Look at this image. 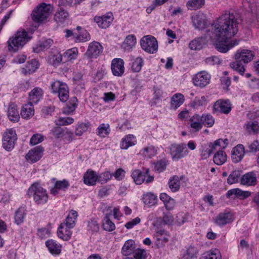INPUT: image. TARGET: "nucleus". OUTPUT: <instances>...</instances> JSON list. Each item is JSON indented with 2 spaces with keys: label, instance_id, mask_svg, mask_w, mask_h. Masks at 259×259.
Segmentation results:
<instances>
[{
  "label": "nucleus",
  "instance_id": "obj_1",
  "mask_svg": "<svg viewBox=\"0 0 259 259\" xmlns=\"http://www.w3.org/2000/svg\"><path fill=\"white\" fill-rule=\"evenodd\" d=\"M239 24V19L234 14L226 11L213 23L211 29L206 31V36L215 42V48L218 51L226 53L238 44L239 41L236 39L229 44L227 42L237 33Z\"/></svg>",
  "mask_w": 259,
  "mask_h": 259
},
{
  "label": "nucleus",
  "instance_id": "obj_2",
  "mask_svg": "<svg viewBox=\"0 0 259 259\" xmlns=\"http://www.w3.org/2000/svg\"><path fill=\"white\" fill-rule=\"evenodd\" d=\"M29 197H32L37 205H43L46 203L49 199L47 190L38 183H34L27 191Z\"/></svg>",
  "mask_w": 259,
  "mask_h": 259
},
{
  "label": "nucleus",
  "instance_id": "obj_3",
  "mask_svg": "<svg viewBox=\"0 0 259 259\" xmlns=\"http://www.w3.org/2000/svg\"><path fill=\"white\" fill-rule=\"evenodd\" d=\"M31 38L25 30L17 31L15 36L10 38L8 41L9 50H13L16 52L22 48Z\"/></svg>",
  "mask_w": 259,
  "mask_h": 259
},
{
  "label": "nucleus",
  "instance_id": "obj_4",
  "mask_svg": "<svg viewBox=\"0 0 259 259\" xmlns=\"http://www.w3.org/2000/svg\"><path fill=\"white\" fill-rule=\"evenodd\" d=\"M50 90L53 94L57 95L60 100L65 102L69 98V88L67 84L60 80H55L51 83Z\"/></svg>",
  "mask_w": 259,
  "mask_h": 259
},
{
  "label": "nucleus",
  "instance_id": "obj_5",
  "mask_svg": "<svg viewBox=\"0 0 259 259\" xmlns=\"http://www.w3.org/2000/svg\"><path fill=\"white\" fill-rule=\"evenodd\" d=\"M51 8L50 5H47L45 3L40 4L32 12V20L37 23L46 20L51 13Z\"/></svg>",
  "mask_w": 259,
  "mask_h": 259
},
{
  "label": "nucleus",
  "instance_id": "obj_6",
  "mask_svg": "<svg viewBox=\"0 0 259 259\" xmlns=\"http://www.w3.org/2000/svg\"><path fill=\"white\" fill-rule=\"evenodd\" d=\"M140 44L142 49L149 53H155L158 50L157 41L151 35L143 37L140 40Z\"/></svg>",
  "mask_w": 259,
  "mask_h": 259
},
{
  "label": "nucleus",
  "instance_id": "obj_7",
  "mask_svg": "<svg viewBox=\"0 0 259 259\" xmlns=\"http://www.w3.org/2000/svg\"><path fill=\"white\" fill-rule=\"evenodd\" d=\"M210 78L211 75L207 72L201 71L194 75L192 81L195 86L202 88L209 83Z\"/></svg>",
  "mask_w": 259,
  "mask_h": 259
},
{
  "label": "nucleus",
  "instance_id": "obj_8",
  "mask_svg": "<svg viewBox=\"0 0 259 259\" xmlns=\"http://www.w3.org/2000/svg\"><path fill=\"white\" fill-rule=\"evenodd\" d=\"M17 135L15 130H8L3 136V145L7 150H10L14 148L15 142L17 140Z\"/></svg>",
  "mask_w": 259,
  "mask_h": 259
},
{
  "label": "nucleus",
  "instance_id": "obj_9",
  "mask_svg": "<svg viewBox=\"0 0 259 259\" xmlns=\"http://www.w3.org/2000/svg\"><path fill=\"white\" fill-rule=\"evenodd\" d=\"M193 25L196 29H203L207 24L206 15L203 13L198 12L191 16Z\"/></svg>",
  "mask_w": 259,
  "mask_h": 259
},
{
  "label": "nucleus",
  "instance_id": "obj_10",
  "mask_svg": "<svg viewBox=\"0 0 259 259\" xmlns=\"http://www.w3.org/2000/svg\"><path fill=\"white\" fill-rule=\"evenodd\" d=\"M232 106L229 100H219L213 105V113L228 114L231 110Z\"/></svg>",
  "mask_w": 259,
  "mask_h": 259
},
{
  "label": "nucleus",
  "instance_id": "obj_11",
  "mask_svg": "<svg viewBox=\"0 0 259 259\" xmlns=\"http://www.w3.org/2000/svg\"><path fill=\"white\" fill-rule=\"evenodd\" d=\"M234 215L230 211H224L220 213L215 218L214 223L219 226H223L233 222Z\"/></svg>",
  "mask_w": 259,
  "mask_h": 259
},
{
  "label": "nucleus",
  "instance_id": "obj_12",
  "mask_svg": "<svg viewBox=\"0 0 259 259\" xmlns=\"http://www.w3.org/2000/svg\"><path fill=\"white\" fill-rule=\"evenodd\" d=\"M124 61L121 58H115L111 62V70L116 76H121L124 72Z\"/></svg>",
  "mask_w": 259,
  "mask_h": 259
},
{
  "label": "nucleus",
  "instance_id": "obj_13",
  "mask_svg": "<svg viewBox=\"0 0 259 259\" xmlns=\"http://www.w3.org/2000/svg\"><path fill=\"white\" fill-rule=\"evenodd\" d=\"M113 17L111 13H108L102 16H95L94 21L101 28L106 29L108 27L113 21Z\"/></svg>",
  "mask_w": 259,
  "mask_h": 259
},
{
  "label": "nucleus",
  "instance_id": "obj_14",
  "mask_svg": "<svg viewBox=\"0 0 259 259\" xmlns=\"http://www.w3.org/2000/svg\"><path fill=\"white\" fill-rule=\"evenodd\" d=\"M102 45L99 42L94 41L89 44L86 55L90 58L96 57L102 52Z\"/></svg>",
  "mask_w": 259,
  "mask_h": 259
},
{
  "label": "nucleus",
  "instance_id": "obj_15",
  "mask_svg": "<svg viewBox=\"0 0 259 259\" xmlns=\"http://www.w3.org/2000/svg\"><path fill=\"white\" fill-rule=\"evenodd\" d=\"M252 51L248 50H242L238 51L235 55V59L244 63L251 61L253 58Z\"/></svg>",
  "mask_w": 259,
  "mask_h": 259
},
{
  "label": "nucleus",
  "instance_id": "obj_16",
  "mask_svg": "<svg viewBox=\"0 0 259 259\" xmlns=\"http://www.w3.org/2000/svg\"><path fill=\"white\" fill-rule=\"evenodd\" d=\"M43 151L44 148L42 147L36 146L29 151L26 156V158L32 163L36 162L40 159Z\"/></svg>",
  "mask_w": 259,
  "mask_h": 259
},
{
  "label": "nucleus",
  "instance_id": "obj_17",
  "mask_svg": "<svg viewBox=\"0 0 259 259\" xmlns=\"http://www.w3.org/2000/svg\"><path fill=\"white\" fill-rule=\"evenodd\" d=\"M244 147L242 144L236 146L232 151V159L234 163L240 161L244 156Z\"/></svg>",
  "mask_w": 259,
  "mask_h": 259
},
{
  "label": "nucleus",
  "instance_id": "obj_18",
  "mask_svg": "<svg viewBox=\"0 0 259 259\" xmlns=\"http://www.w3.org/2000/svg\"><path fill=\"white\" fill-rule=\"evenodd\" d=\"M228 140L227 139H219L215 140L213 143L209 144L208 149L212 153L216 150H221L220 149H225L228 145Z\"/></svg>",
  "mask_w": 259,
  "mask_h": 259
},
{
  "label": "nucleus",
  "instance_id": "obj_19",
  "mask_svg": "<svg viewBox=\"0 0 259 259\" xmlns=\"http://www.w3.org/2000/svg\"><path fill=\"white\" fill-rule=\"evenodd\" d=\"M7 114L9 119L13 122H17L19 120L20 116L17 105L14 103L9 104Z\"/></svg>",
  "mask_w": 259,
  "mask_h": 259
},
{
  "label": "nucleus",
  "instance_id": "obj_20",
  "mask_svg": "<svg viewBox=\"0 0 259 259\" xmlns=\"http://www.w3.org/2000/svg\"><path fill=\"white\" fill-rule=\"evenodd\" d=\"M149 173V169H146L144 173L139 169H135L132 172L131 177L137 185H141L145 181L146 175H148Z\"/></svg>",
  "mask_w": 259,
  "mask_h": 259
},
{
  "label": "nucleus",
  "instance_id": "obj_21",
  "mask_svg": "<svg viewBox=\"0 0 259 259\" xmlns=\"http://www.w3.org/2000/svg\"><path fill=\"white\" fill-rule=\"evenodd\" d=\"M98 182V176L96 172L92 170H88L83 176L84 183L89 186L95 185Z\"/></svg>",
  "mask_w": 259,
  "mask_h": 259
},
{
  "label": "nucleus",
  "instance_id": "obj_22",
  "mask_svg": "<svg viewBox=\"0 0 259 259\" xmlns=\"http://www.w3.org/2000/svg\"><path fill=\"white\" fill-rule=\"evenodd\" d=\"M256 175L253 172L245 174L241 179V184L246 186H254L256 184Z\"/></svg>",
  "mask_w": 259,
  "mask_h": 259
},
{
  "label": "nucleus",
  "instance_id": "obj_23",
  "mask_svg": "<svg viewBox=\"0 0 259 259\" xmlns=\"http://www.w3.org/2000/svg\"><path fill=\"white\" fill-rule=\"evenodd\" d=\"M206 39H209L208 37H198L192 40L189 43V48L193 50H200L203 48L206 44L207 40Z\"/></svg>",
  "mask_w": 259,
  "mask_h": 259
},
{
  "label": "nucleus",
  "instance_id": "obj_24",
  "mask_svg": "<svg viewBox=\"0 0 259 259\" xmlns=\"http://www.w3.org/2000/svg\"><path fill=\"white\" fill-rule=\"evenodd\" d=\"M251 195L249 191H243L239 188L232 189L226 193V196L228 198H230L233 196L240 198V199H244L248 197Z\"/></svg>",
  "mask_w": 259,
  "mask_h": 259
},
{
  "label": "nucleus",
  "instance_id": "obj_25",
  "mask_svg": "<svg viewBox=\"0 0 259 259\" xmlns=\"http://www.w3.org/2000/svg\"><path fill=\"white\" fill-rule=\"evenodd\" d=\"M136 248L135 241L130 239L125 242L121 252L123 255L127 256L133 254Z\"/></svg>",
  "mask_w": 259,
  "mask_h": 259
},
{
  "label": "nucleus",
  "instance_id": "obj_26",
  "mask_svg": "<svg viewBox=\"0 0 259 259\" xmlns=\"http://www.w3.org/2000/svg\"><path fill=\"white\" fill-rule=\"evenodd\" d=\"M29 103L33 104L37 103L41 99L43 95V91L39 88H35L29 93Z\"/></svg>",
  "mask_w": 259,
  "mask_h": 259
},
{
  "label": "nucleus",
  "instance_id": "obj_27",
  "mask_svg": "<svg viewBox=\"0 0 259 259\" xmlns=\"http://www.w3.org/2000/svg\"><path fill=\"white\" fill-rule=\"evenodd\" d=\"M77 215V212L76 211L71 210L67 217L66 218L64 222L61 223L60 225H64V226L68 228L69 229L73 228L75 225V222Z\"/></svg>",
  "mask_w": 259,
  "mask_h": 259
},
{
  "label": "nucleus",
  "instance_id": "obj_28",
  "mask_svg": "<svg viewBox=\"0 0 259 259\" xmlns=\"http://www.w3.org/2000/svg\"><path fill=\"white\" fill-rule=\"evenodd\" d=\"M64 225H60L57 231L58 236L64 241H67L71 238L72 232Z\"/></svg>",
  "mask_w": 259,
  "mask_h": 259
},
{
  "label": "nucleus",
  "instance_id": "obj_29",
  "mask_svg": "<svg viewBox=\"0 0 259 259\" xmlns=\"http://www.w3.org/2000/svg\"><path fill=\"white\" fill-rule=\"evenodd\" d=\"M46 245L49 251L53 255H59L61 252V245L53 240L47 241Z\"/></svg>",
  "mask_w": 259,
  "mask_h": 259
},
{
  "label": "nucleus",
  "instance_id": "obj_30",
  "mask_svg": "<svg viewBox=\"0 0 259 259\" xmlns=\"http://www.w3.org/2000/svg\"><path fill=\"white\" fill-rule=\"evenodd\" d=\"M159 198L163 202L164 206L167 210H171L174 207L176 203L175 200L169 197L166 193H161Z\"/></svg>",
  "mask_w": 259,
  "mask_h": 259
},
{
  "label": "nucleus",
  "instance_id": "obj_31",
  "mask_svg": "<svg viewBox=\"0 0 259 259\" xmlns=\"http://www.w3.org/2000/svg\"><path fill=\"white\" fill-rule=\"evenodd\" d=\"M77 99L75 97L71 98L68 102L66 104V106L63 109V112L67 115H69L73 112L77 106Z\"/></svg>",
  "mask_w": 259,
  "mask_h": 259
},
{
  "label": "nucleus",
  "instance_id": "obj_32",
  "mask_svg": "<svg viewBox=\"0 0 259 259\" xmlns=\"http://www.w3.org/2000/svg\"><path fill=\"white\" fill-rule=\"evenodd\" d=\"M27 214V210L25 207H20L15 212V223L19 225L23 223Z\"/></svg>",
  "mask_w": 259,
  "mask_h": 259
},
{
  "label": "nucleus",
  "instance_id": "obj_33",
  "mask_svg": "<svg viewBox=\"0 0 259 259\" xmlns=\"http://www.w3.org/2000/svg\"><path fill=\"white\" fill-rule=\"evenodd\" d=\"M227 160V156L225 152L223 150H218L213 155V161L218 165H222Z\"/></svg>",
  "mask_w": 259,
  "mask_h": 259
},
{
  "label": "nucleus",
  "instance_id": "obj_34",
  "mask_svg": "<svg viewBox=\"0 0 259 259\" xmlns=\"http://www.w3.org/2000/svg\"><path fill=\"white\" fill-rule=\"evenodd\" d=\"M34 111L32 104L29 103L22 106L21 111V116L25 119H28L34 115Z\"/></svg>",
  "mask_w": 259,
  "mask_h": 259
},
{
  "label": "nucleus",
  "instance_id": "obj_35",
  "mask_svg": "<svg viewBox=\"0 0 259 259\" xmlns=\"http://www.w3.org/2000/svg\"><path fill=\"white\" fill-rule=\"evenodd\" d=\"M136 138L133 135H128L122 139L120 147L123 149H127L128 147L134 146L136 143Z\"/></svg>",
  "mask_w": 259,
  "mask_h": 259
},
{
  "label": "nucleus",
  "instance_id": "obj_36",
  "mask_svg": "<svg viewBox=\"0 0 259 259\" xmlns=\"http://www.w3.org/2000/svg\"><path fill=\"white\" fill-rule=\"evenodd\" d=\"M38 67V63L35 59H32L27 63L25 67L22 69V72L25 74H31L35 71Z\"/></svg>",
  "mask_w": 259,
  "mask_h": 259
},
{
  "label": "nucleus",
  "instance_id": "obj_37",
  "mask_svg": "<svg viewBox=\"0 0 259 259\" xmlns=\"http://www.w3.org/2000/svg\"><path fill=\"white\" fill-rule=\"evenodd\" d=\"M157 153V148L154 146L149 145L146 147L143 148L141 151L140 153L145 158H151L156 155Z\"/></svg>",
  "mask_w": 259,
  "mask_h": 259
},
{
  "label": "nucleus",
  "instance_id": "obj_38",
  "mask_svg": "<svg viewBox=\"0 0 259 259\" xmlns=\"http://www.w3.org/2000/svg\"><path fill=\"white\" fill-rule=\"evenodd\" d=\"M136 42L135 35L130 34L126 37L122 47L125 50L130 51L135 46Z\"/></svg>",
  "mask_w": 259,
  "mask_h": 259
},
{
  "label": "nucleus",
  "instance_id": "obj_39",
  "mask_svg": "<svg viewBox=\"0 0 259 259\" xmlns=\"http://www.w3.org/2000/svg\"><path fill=\"white\" fill-rule=\"evenodd\" d=\"M190 126L196 131H198L202 128L201 116L199 114H195L190 118Z\"/></svg>",
  "mask_w": 259,
  "mask_h": 259
},
{
  "label": "nucleus",
  "instance_id": "obj_40",
  "mask_svg": "<svg viewBox=\"0 0 259 259\" xmlns=\"http://www.w3.org/2000/svg\"><path fill=\"white\" fill-rule=\"evenodd\" d=\"M200 259H222V256L218 249H213L203 253Z\"/></svg>",
  "mask_w": 259,
  "mask_h": 259
},
{
  "label": "nucleus",
  "instance_id": "obj_41",
  "mask_svg": "<svg viewBox=\"0 0 259 259\" xmlns=\"http://www.w3.org/2000/svg\"><path fill=\"white\" fill-rule=\"evenodd\" d=\"M69 17L68 13L62 8H59L54 16V20L57 22L62 23Z\"/></svg>",
  "mask_w": 259,
  "mask_h": 259
},
{
  "label": "nucleus",
  "instance_id": "obj_42",
  "mask_svg": "<svg viewBox=\"0 0 259 259\" xmlns=\"http://www.w3.org/2000/svg\"><path fill=\"white\" fill-rule=\"evenodd\" d=\"M110 215L111 213L106 214L103 220L102 223L104 230L108 232L112 231L115 229V224L110 219Z\"/></svg>",
  "mask_w": 259,
  "mask_h": 259
},
{
  "label": "nucleus",
  "instance_id": "obj_43",
  "mask_svg": "<svg viewBox=\"0 0 259 259\" xmlns=\"http://www.w3.org/2000/svg\"><path fill=\"white\" fill-rule=\"evenodd\" d=\"M168 163V161L166 159L158 160L154 163V169L158 173L162 172L166 169Z\"/></svg>",
  "mask_w": 259,
  "mask_h": 259
},
{
  "label": "nucleus",
  "instance_id": "obj_44",
  "mask_svg": "<svg viewBox=\"0 0 259 259\" xmlns=\"http://www.w3.org/2000/svg\"><path fill=\"white\" fill-rule=\"evenodd\" d=\"M198 250L197 247L190 246L183 254L182 259H195L197 257Z\"/></svg>",
  "mask_w": 259,
  "mask_h": 259
},
{
  "label": "nucleus",
  "instance_id": "obj_45",
  "mask_svg": "<svg viewBox=\"0 0 259 259\" xmlns=\"http://www.w3.org/2000/svg\"><path fill=\"white\" fill-rule=\"evenodd\" d=\"M143 202L145 204L149 206L154 205L157 200V196L151 193H148L144 195L143 197Z\"/></svg>",
  "mask_w": 259,
  "mask_h": 259
},
{
  "label": "nucleus",
  "instance_id": "obj_46",
  "mask_svg": "<svg viewBox=\"0 0 259 259\" xmlns=\"http://www.w3.org/2000/svg\"><path fill=\"white\" fill-rule=\"evenodd\" d=\"M110 132L109 124L108 123L101 124L97 130V133L101 137L105 138L107 136Z\"/></svg>",
  "mask_w": 259,
  "mask_h": 259
},
{
  "label": "nucleus",
  "instance_id": "obj_47",
  "mask_svg": "<svg viewBox=\"0 0 259 259\" xmlns=\"http://www.w3.org/2000/svg\"><path fill=\"white\" fill-rule=\"evenodd\" d=\"M205 3V0H189L187 3V6L189 9L196 10L202 8Z\"/></svg>",
  "mask_w": 259,
  "mask_h": 259
},
{
  "label": "nucleus",
  "instance_id": "obj_48",
  "mask_svg": "<svg viewBox=\"0 0 259 259\" xmlns=\"http://www.w3.org/2000/svg\"><path fill=\"white\" fill-rule=\"evenodd\" d=\"M144 65V60L141 57H137L133 60L131 65V69L133 72H139Z\"/></svg>",
  "mask_w": 259,
  "mask_h": 259
},
{
  "label": "nucleus",
  "instance_id": "obj_49",
  "mask_svg": "<svg viewBox=\"0 0 259 259\" xmlns=\"http://www.w3.org/2000/svg\"><path fill=\"white\" fill-rule=\"evenodd\" d=\"M90 126V123L89 122H79L78 123L75 128V135L78 136H80L82 134L87 132L88 128Z\"/></svg>",
  "mask_w": 259,
  "mask_h": 259
},
{
  "label": "nucleus",
  "instance_id": "obj_50",
  "mask_svg": "<svg viewBox=\"0 0 259 259\" xmlns=\"http://www.w3.org/2000/svg\"><path fill=\"white\" fill-rule=\"evenodd\" d=\"M202 125H205L208 127H211L214 123V119L212 116L210 114H203L201 116Z\"/></svg>",
  "mask_w": 259,
  "mask_h": 259
},
{
  "label": "nucleus",
  "instance_id": "obj_51",
  "mask_svg": "<svg viewBox=\"0 0 259 259\" xmlns=\"http://www.w3.org/2000/svg\"><path fill=\"white\" fill-rule=\"evenodd\" d=\"M240 175V172L239 170H233L228 177V183L231 185L238 182Z\"/></svg>",
  "mask_w": 259,
  "mask_h": 259
},
{
  "label": "nucleus",
  "instance_id": "obj_52",
  "mask_svg": "<svg viewBox=\"0 0 259 259\" xmlns=\"http://www.w3.org/2000/svg\"><path fill=\"white\" fill-rule=\"evenodd\" d=\"M73 38L75 42H85L90 39V35L87 31L84 30L81 34L74 36Z\"/></svg>",
  "mask_w": 259,
  "mask_h": 259
},
{
  "label": "nucleus",
  "instance_id": "obj_53",
  "mask_svg": "<svg viewBox=\"0 0 259 259\" xmlns=\"http://www.w3.org/2000/svg\"><path fill=\"white\" fill-rule=\"evenodd\" d=\"M53 44V40L51 38L46 39L41 41H40L38 44V52L39 51H44L49 49Z\"/></svg>",
  "mask_w": 259,
  "mask_h": 259
},
{
  "label": "nucleus",
  "instance_id": "obj_54",
  "mask_svg": "<svg viewBox=\"0 0 259 259\" xmlns=\"http://www.w3.org/2000/svg\"><path fill=\"white\" fill-rule=\"evenodd\" d=\"M73 122L74 119L70 117H59L55 120L56 124L59 126L70 124Z\"/></svg>",
  "mask_w": 259,
  "mask_h": 259
},
{
  "label": "nucleus",
  "instance_id": "obj_55",
  "mask_svg": "<svg viewBox=\"0 0 259 259\" xmlns=\"http://www.w3.org/2000/svg\"><path fill=\"white\" fill-rule=\"evenodd\" d=\"M133 254L134 259H147L148 256L146 250L140 248H136Z\"/></svg>",
  "mask_w": 259,
  "mask_h": 259
},
{
  "label": "nucleus",
  "instance_id": "obj_56",
  "mask_svg": "<svg viewBox=\"0 0 259 259\" xmlns=\"http://www.w3.org/2000/svg\"><path fill=\"white\" fill-rule=\"evenodd\" d=\"M156 223H160L161 222H163V223L165 225H171L173 222V217L169 213H163L162 219L161 218H159L157 219Z\"/></svg>",
  "mask_w": 259,
  "mask_h": 259
},
{
  "label": "nucleus",
  "instance_id": "obj_57",
  "mask_svg": "<svg viewBox=\"0 0 259 259\" xmlns=\"http://www.w3.org/2000/svg\"><path fill=\"white\" fill-rule=\"evenodd\" d=\"M78 54V50L76 48H73L67 50L64 54V56L67 57L68 60L75 59Z\"/></svg>",
  "mask_w": 259,
  "mask_h": 259
},
{
  "label": "nucleus",
  "instance_id": "obj_58",
  "mask_svg": "<svg viewBox=\"0 0 259 259\" xmlns=\"http://www.w3.org/2000/svg\"><path fill=\"white\" fill-rule=\"evenodd\" d=\"M246 128L249 133L257 134L259 133V124L256 121L248 122L246 124Z\"/></svg>",
  "mask_w": 259,
  "mask_h": 259
},
{
  "label": "nucleus",
  "instance_id": "obj_59",
  "mask_svg": "<svg viewBox=\"0 0 259 259\" xmlns=\"http://www.w3.org/2000/svg\"><path fill=\"white\" fill-rule=\"evenodd\" d=\"M239 61H236L230 64V67L234 70L238 71L240 74L242 75L245 71V68L243 65L241 64Z\"/></svg>",
  "mask_w": 259,
  "mask_h": 259
},
{
  "label": "nucleus",
  "instance_id": "obj_60",
  "mask_svg": "<svg viewBox=\"0 0 259 259\" xmlns=\"http://www.w3.org/2000/svg\"><path fill=\"white\" fill-rule=\"evenodd\" d=\"M65 128L63 129L59 126H55L51 130V133L56 139L62 138L64 136V133Z\"/></svg>",
  "mask_w": 259,
  "mask_h": 259
},
{
  "label": "nucleus",
  "instance_id": "obj_61",
  "mask_svg": "<svg viewBox=\"0 0 259 259\" xmlns=\"http://www.w3.org/2000/svg\"><path fill=\"white\" fill-rule=\"evenodd\" d=\"M178 177L175 176L170 179L168 182L169 187L172 192H176L178 190Z\"/></svg>",
  "mask_w": 259,
  "mask_h": 259
},
{
  "label": "nucleus",
  "instance_id": "obj_62",
  "mask_svg": "<svg viewBox=\"0 0 259 259\" xmlns=\"http://www.w3.org/2000/svg\"><path fill=\"white\" fill-rule=\"evenodd\" d=\"M112 176L113 175L111 174L110 172H104L98 176V182H100L101 184L106 183L111 179Z\"/></svg>",
  "mask_w": 259,
  "mask_h": 259
},
{
  "label": "nucleus",
  "instance_id": "obj_63",
  "mask_svg": "<svg viewBox=\"0 0 259 259\" xmlns=\"http://www.w3.org/2000/svg\"><path fill=\"white\" fill-rule=\"evenodd\" d=\"M44 140L42 135L38 134H34L30 139V144L31 145H36Z\"/></svg>",
  "mask_w": 259,
  "mask_h": 259
},
{
  "label": "nucleus",
  "instance_id": "obj_64",
  "mask_svg": "<svg viewBox=\"0 0 259 259\" xmlns=\"http://www.w3.org/2000/svg\"><path fill=\"white\" fill-rule=\"evenodd\" d=\"M55 185L56 189L64 190L69 187V184L66 180H63V181H57Z\"/></svg>",
  "mask_w": 259,
  "mask_h": 259
}]
</instances>
